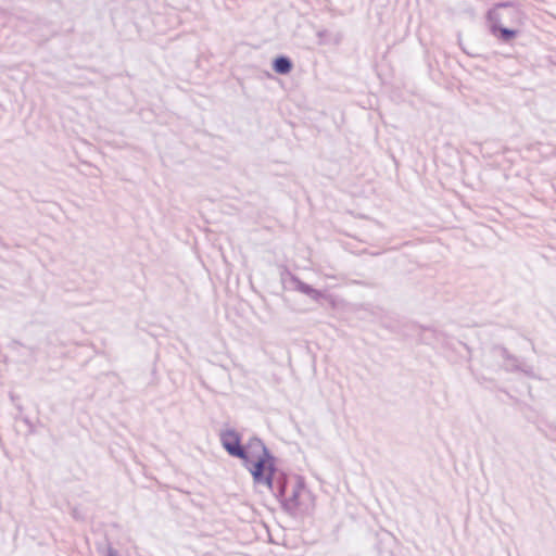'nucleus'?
<instances>
[{
	"instance_id": "nucleus-1",
	"label": "nucleus",
	"mask_w": 556,
	"mask_h": 556,
	"mask_svg": "<svg viewBox=\"0 0 556 556\" xmlns=\"http://www.w3.org/2000/svg\"><path fill=\"white\" fill-rule=\"evenodd\" d=\"M490 29L496 35V28L506 25H520L523 20L522 12L511 2L495 4L488 13Z\"/></svg>"
},
{
	"instance_id": "nucleus-4",
	"label": "nucleus",
	"mask_w": 556,
	"mask_h": 556,
	"mask_svg": "<svg viewBox=\"0 0 556 556\" xmlns=\"http://www.w3.org/2000/svg\"><path fill=\"white\" fill-rule=\"evenodd\" d=\"M222 443L225 450L231 455L239 458H247V452L240 444V438L233 430H227L222 434Z\"/></svg>"
},
{
	"instance_id": "nucleus-2",
	"label": "nucleus",
	"mask_w": 556,
	"mask_h": 556,
	"mask_svg": "<svg viewBox=\"0 0 556 556\" xmlns=\"http://www.w3.org/2000/svg\"><path fill=\"white\" fill-rule=\"evenodd\" d=\"M254 443L262 448L263 455L258 457L250 471L255 483L263 484L268 489H271L276 472L274 458L269 455L268 451L258 439H255Z\"/></svg>"
},
{
	"instance_id": "nucleus-6",
	"label": "nucleus",
	"mask_w": 556,
	"mask_h": 556,
	"mask_svg": "<svg viewBox=\"0 0 556 556\" xmlns=\"http://www.w3.org/2000/svg\"><path fill=\"white\" fill-rule=\"evenodd\" d=\"M517 35V31L514 29H510L506 26H500V28H496V37L501 39L504 42H508L511 39H514Z\"/></svg>"
},
{
	"instance_id": "nucleus-5",
	"label": "nucleus",
	"mask_w": 556,
	"mask_h": 556,
	"mask_svg": "<svg viewBox=\"0 0 556 556\" xmlns=\"http://www.w3.org/2000/svg\"><path fill=\"white\" fill-rule=\"evenodd\" d=\"M273 68L278 74H288L292 70V62L287 56H278L273 63Z\"/></svg>"
},
{
	"instance_id": "nucleus-3",
	"label": "nucleus",
	"mask_w": 556,
	"mask_h": 556,
	"mask_svg": "<svg viewBox=\"0 0 556 556\" xmlns=\"http://www.w3.org/2000/svg\"><path fill=\"white\" fill-rule=\"evenodd\" d=\"M288 505L301 513H308L314 507L311 492L305 488L302 478L296 477L291 484V493L288 496Z\"/></svg>"
},
{
	"instance_id": "nucleus-7",
	"label": "nucleus",
	"mask_w": 556,
	"mask_h": 556,
	"mask_svg": "<svg viewBox=\"0 0 556 556\" xmlns=\"http://www.w3.org/2000/svg\"><path fill=\"white\" fill-rule=\"evenodd\" d=\"M293 282L295 283V289L299 291V292H302L304 294H306L311 288V286L306 285L305 282L301 281L300 279H298L296 277H293L292 278Z\"/></svg>"
},
{
	"instance_id": "nucleus-8",
	"label": "nucleus",
	"mask_w": 556,
	"mask_h": 556,
	"mask_svg": "<svg viewBox=\"0 0 556 556\" xmlns=\"http://www.w3.org/2000/svg\"><path fill=\"white\" fill-rule=\"evenodd\" d=\"M306 295H308L311 299H313L315 301H317V300H319L320 298L324 296V294L320 291H318V290H316V289H314L312 287L309 288V290L306 293Z\"/></svg>"
},
{
	"instance_id": "nucleus-9",
	"label": "nucleus",
	"mask_w": 556,
	"mask_h": 556,
	"mask_svg": "<svg viewBox=\"0 0 556 556\" xmlns=\"http://www.w3.org/2000/svg\"><path fill=\"white\" fill-rule=\"evenodd\" d=\"M287 490H288V484H285L282 488V493L286 494Z\"/></svg>"
}]
</instances>
